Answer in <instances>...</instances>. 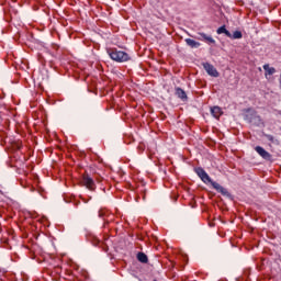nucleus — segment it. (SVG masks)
Returning <instances> with one entry per match:
<instances>
[{"instance_id": "a211bd4d", "label": "nucleus", "mask_w": 281, "mask_h": 281, "mask_svg": "<svg viewBox=\"0 0 281 281\" xmlns=\"http://www.w3.org/2000/svg\"><path fill=\"white\" fill-rule=\"evenodd\" d=\"M268 139H269L270 142H273V136H268Z\"/></svg>"}, {"instance_id": "423d86ee", "label": "nucleus", "mask_w": 281, "mask_h": 281, "mask_svg": "<svg viewBox=\"0 0 281 281\" xmlns=\"http://www.w3.org/2000/svg\"><path fill=\"white\" fill-rule=\"evenodd\" d=\"M211 186L214 188V190L220 192V194H223V196H229V191H227V189H225V187L221 186L218 182L212 181Z\"/></svg>"}, {"instance_id": "1a4fd4ad", "label": "nucleus", "mask_w": 281, "mask_h": 281, "mask_svg": "<svg viewBox=\"0 0 281 281\" xmlns=\"http://www.w3.org/2000/svg\"><path fill=\"white\" fill-rule=\"evenodd\" d=\"M211 114L213 115V117H215V120H218V117L223 115V110H221L220 106H213L211 108Z\"/></svg>"}, {"instance_id": "2eb2a0df", "label": "nucleus", "mask_w": 281, "mask_h": 281, "mask_svg": "<svg viewBox=\"0 0 281 281\" xmlns=\"http://www.w3.org/2000/svg\"><path fill=\"white\" fill-rule=\"evenodd\" d=\"M228 38L240 40V38H243V32L235 31L233 34H231V37H228Z\"/></svg>"}, {"instance_id": "aec40b11", "label": "nucleus", "mask_w": 281, "mask_h": 281, "mask_svg": "<svg viewBox=\"0 0 281 281\" xmlns=\"http://www.w3.org/2000/svg\"><path fill=\"white\" fill-rule=\"evenodd\" d=\"M250 122H254V119H250Z\"/></svg>"}, {"instance_id": "9d476101", "label": "nucleus", "mask_w": 281, "mask_h": 281, "mask_svg": "<svg viewBox=\"0 0 281 281\" xmlns=\"http://www.w3.org/2000/svg\"><path fill=\"white\" fill-rule=\"evenodd\" d=\"M176 95L178 98H180V100H182L183 102H186V100H188V94L181 88H176Z\"/></svg>"}, {"instance_id": "9b49d317", "label": "nucleus", "mask_w": 281, "mask_h": 281, "mask_svg": "<svg viewBox=\"0 0 281 281\" xmlns=\"http://www.w3.org/2000/svg\"><path fill=\"white\" fill-rule=\"evenodd\" d=\"M186 43H187V45H189V47H192L193 49H198V47H201V43H199L192 38H187Z\"/></svg>"}, {"instance_id": "20e7f679", "label": "nucleus", "mask_w": 281, "mask_h": 281, "mask_svg": "<svg viewBox=\"0 0 281 281\" xmlns=\"http://www.w3.org/2000/svg\"><path fill=\"white\" fill-rule=\"evenodd\" d=\"M198 35V41H204V43H207L209 45H215L216 41L212 37V35H207L203 32H199Z\"/></svg>"}, {"instance_id": "f257e3e1", "label": "nucleus", "mask_w": 281, "mask_h": 281, "mask_svg": "<svg viewBox=\"0 0 281 281\" xmlns=\"http://www.w3.org/2000/svg\"><path fill=\"white\" fill-rule=\"evenodd\" d=\"M108 55L115 63H128V60H131V56L128 55V53L124 50H119L117 48H109Z\"/></svg>"}, {"instance_id": "ddd939ff", "label": "nucleus", "mask_w": 281, "mask_h": 281, "mask_svg": "<svg viewBox=\"0 0 281 281\" xmlns=\"http://www.w3.org/2000/svg\"><path fill=\"white\" fill-rule=\"evenodd\" d=\"M263 69L266 70V78L267 76H273V74H276V69L270 67L269 64H265Z\"/></svg>"}, {"instance_id": "6ab92c4d", "label": "nucleus", "mask_w": 281, "mask_h": 281, "mask_svg": "<svg viewBox=\"0 0 281 281\" xmlns=\"http://www.w3.org/2000/svg\"><path fill=\"white\" fill-rule=\"evenodd\" d=\"M238 1V3H240V1H243V0H237Z\"/></svg>"}, {"instance_id": "7ed1b4c3", "label": "nucleus", "mask_w": 281, "mask_h": 281, "mask_svg": "<svg viewBox=\"0 0 281 281\" xmlns=\"http://www.w3.org/2000/svg\"><path fill=\"white\" fill-rule=\"evenodd\" d=\"M203 67L206 74H209V76H212V78H218L220 74H218V70H216V68L214 67V65L210 63H204Z\"/></svg>"}, {"instance_id": "f8f14e48", "label": "nucleus", "mask_w": 281, "mask_h": 281, "mask_svg": "<svg viewBox=\"0 0 281 281\" xmlns=\"http://www.w3.org/2000/svg\"><path fill=\"white\" fill-rule=\"evenodd\" d=\"M217 34H225L228 38L232 37V33L225 27V25L221 26L216 31Z\"/></svg>"}, {"instance_id": "4468645a", "label": "nucleus", "mask_w": 281, "mask_h": 281, "mask_svg": "<svg viewBox=\"0 0 281 281\" xmlns=\"http://www.w3.org/2000/svg\"><path fill=\"white\" fill-rule=\"evenodd\" d=\"M137 260L138 262H143L144 265H146L148 262V256H146V254L144 252H138Z\"/></svg>"}, {"instance_id": "0eeeda50", "label": "nucleus", "mask_w": 281, "mask_h": 281, "mask_svg": "<svg viewBox=\"0 0 281 281\" xmlns=\"http://www.w3.org/2000/svg\"><path fill=\"white\" fill-rule=\"evenodd\" d=\"M255 150L262 157V159H266V161H271V154H269V151H267L265 148L256 146Z\"/></svg>"}, {"instance_id": "dca6fc26", "label": "nucleus", "mask_w": 281, "mask_h": 281, "mask_svg": "<svg viewBox=\"0 0 281 281\" xmlns=\"http://www.w3.org/2000/svg\"><path fill=\"white\" fill-rule=\"evenodd\" d=\"M254 114H255V120H257L259 124H262V120L260 119V116L256 115V112H254Z\"/></svg>"}, {"instance_id": "39448f33", "label": "nucleus", "mask_w": 281, "mask_h": 281, "mask_svg": "<svg viewBox=\"0 0 281 281\" xmlns=\"http://www.w3.org/2000/svg\"><path fill=\"white\" fill-rule=\"evenodd\" d=\"M211 186L214 188V190L220 192V194H223V196H229V191H227V189H225V187L221 186L218 182L212 181Z\"/></svg>"}, {"instance_id": "f03ea898", "label": "nucleus", "mask_w": 281, "mask_h": 281, "mask_svg": "<svg viewBox=\"0 0 281 281\" xmlns=\"http://www.w3.org/2000/svg\"><path fill=\"white\" fill-rule=\"evenodd\" d=\"M195 175H198V177H200L201 181H203V183H212V178H210V175H207V172L205 171V169L198 167L194 169Z\"/></svg>"}, {"instance_id": "f3484780", "label": "nucleus", "mask_w": 281, "mask_h": 281, "mask_svg": "<svg viewBox=\"0 0 281 281\" xmlns=\"http://www.w3.org/2000/svg\"><path fill=\"white\" fill-rule=\"evenodd\" d=\"M104 214H106V212H104V210L99 211V217L100 218H103Z\"/></svg>"}, {"instance_id": "6e6552de", "label": "nucleus", "mask_w": 281, "mask_h": 281, "mask_svg": "<svg viewBox=\"0 0 281 281\" xmlns=\"http://www.w3.org/2000/svg\"><path fill=\"white\" fill-rule=\"evenodd\" d=\"M82 183L88 188V190H95V182L93 179L89 176H83Z\"/></svg>"}]
</instances>
